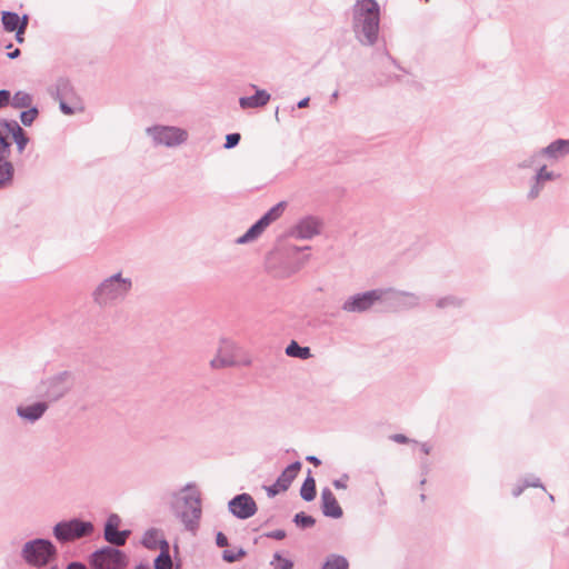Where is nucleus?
<instances>
[{
    "instance_id": "f257e3e1",
    "label": "nucleus",
    "mask_w": 569,
    "mask_h": 569,
    "mask_svg": "<svg viewBox=\"0 0 569 569\" xmlns=\"http://www.w3.org/2000/svg\"><path fill=\"white\" fill-rule=\"evenodd\" d=\"M379 6L375 0H357L355 4V21L369 43H373L379 30Z\"/></svg>"
},
{
    "instance_id": "f03ea898",
    "label": "nucleus",
    "mask_w": 569,
    "mask_h": 569,
    "mask_svg": "<svg viewBox=\"0 0 569 569\" xmlns=\"http://www.w3.org/2000/svg\"><path fill=\"white\" fill-rule=\"evenodd\" d=\"M56 555L54 546L44 539H36L27 542L22 549L23 559L32 566L42 567Z\"/></svg>"
},
{
    "instance_id": "7ed1b4c3",
    "label": "nucleus",
    "mask_w": 569,
    "mask_h": 569,
    "mask_svg": "<svg viewBox=\"0 0 569 569\" xmlns=\"http://www.w3.org/2000/svg\"><path fill=\"white\" fill-rule=\"evenodd\" d=\"M127 563V556L112 547L96 551L90 559L92 569H124Z\"/></svg>"
},
{
    "instance_id": "20e7f679",
    "label": "nucleus",
    "mask_w": 569,
    "mask_h": 569,
    "mask_svg": "<svg viewBox=\"0 0 569 569\" xmlns=\"http://www.w3.org/2000/svg\"><path fill=\"white\" fill-rule=\"evenodd\" d=\"M93 527L90 522L72 520L69 522H60L54 527V536L62 541H69L77 538L88 536L92 532Z\"/></svg>"
},
{
    "instance_id": "39448f33",
    "label": "nucleus",
    "mask_w": 569,
    "mask_h": 569,
    "mask_svg": "<svg viewBox=\"0 0 569 569\" xmlns=\"http://www.w3.org/2000/svg\"><path fill=\"white\" fill-rule=\"evenodd\" d=\"M131 282L127 279H121L120 276H113L103 282L97 291V300L99 302H107L129 291Z\"/></svg>"
},
{
    "instance_id": "423d86ee",
    "label": "nucleus",
    "mask_w": 569,
    "mask_h": 569,
    "mask_svg": "<svg viewBox=\"0 0 569 569\" xmlns=\"http://www.w3.org/2000/svg\"><path fill=\"white\" fill-rule=\"evenodd\" d=\"M383 293V290H371L361 295H356L343 303L342 309L347 312L367 311L375 302L382 299Z\"/></svg>"
},
{
    "instance_id": "0eeeda50",
    "label": "nucleus",
    "mask_w": 569,
    "mask_h": 569,
    "mask_svg": "<svg viewBox=\"0 0 569 569\" xmlns=\"http://www.w3.org/2000/svg\"><path fill=\"white\" fill-rule=\"evenodd\" d=\"M286 207L284 202H280L271 208L259 221H257L238 242L244 243L256 239L272 221L277 220L283 212Z\"/></svg>"
},
{
    "instance_id": "6e6552de",
    "label": "nucleus",
    "mask_w": 569,
    "mask_h": 569,
    "mask_svg": "<svg viewBox=\"0 0 569 569\" xmlns=\"http://www.w3.org/2000/svg\"><path fill=\"white\" fill-rule=\"evenodd\" d=\"M187 510L182 512V521L187 529L196 531L201 518V501L200 493L196 490L190 491L184 497Z\"/></svg>"
},
{
    "instance_id": "1a4fd4ad",
    "label": "nucleus",
    "mask_w": 569,
    "mask_h": 569,
    "mask_svg": "<svg viewBox=\"0 0 569 569\" xmlns=\"http://www.w3.org/2000/svg\"><path fill=\"white\" fill-rule=\"evenodd\" d=\"M149 132L158 143L169 147L182 143L188 137L187 131L176 127H154Z\"/></svg>"
},
{
    "instance_id": "9d476101",
    "label": "nucleus",
    "mask_w": 569,
    "mask_h": 569,
    "mask_svg": "<svg viewBox=\"0 0 569 569\" xmlns=\"http://www.w3.org/2000/svg\"><path fill=\"white\" fill-rule=\"evenodd\" d=\"M229 509L236 517L247 519L256 513L257 505L249 495L242 493L229 502Z\"/></svg>"
},
{
    "instance_id": "9b49d317",
    "label": "nucleus",
    "mask_w": 569,
    "mask_h": 569,
    "mask_svg": "<svg viewBox=\"0 0 569 569\" xmlns=\"http://www.w3.org/2000/svg\"><path fill=\"white\" fill-rule=\"evenodd\" d=\"M121 519L118 515H111L104 527V538L109 543L123 546L130 535L129 530L119 531Z\"/></svg>"
},
{
    "instance_id": "f8f14e48",
    "label": "nucleus",
    "mask_w": 569,
    "mask_h": 569,
    "mask_svg": "<svg viewBox=\"0 0 569 569\" xmlns=\"http://www.w3.org/2000/svg\"><path fill=\"white\" fill-rule=\"evenodd\" d=\"M301 469V463L299 461L293 462L292 465L288 466L280 477L278 478L277 482L268 488V492L270 496H276L277 493L281 491H286L293 479L297 477Z\"/></svg>"
},
{
    "instance_id": "ddd939ff",
    "label": "nucleus",
    "mask_w": 569,
    "mask_h": 569,
    "mask_svg": "<svg viewBox=\"0 0 569 569\" xmlns=\"http://www.w3.org/2000/svg\"><path fill=\"white\" fill-rule=\"evenodd\" d=\"M234 348L229 343H224L220 347L218 355L211 360V367L219 369L237 363V359L233 355Z\"/></svg>"
},
{
    "instance_id": "4468645a",
    "label": "nucleus",
    "mask_w": 569,
    "mask_h": 569,
    "mask_svg": "<svg viewBox=\"0 0 569 569\" xmlns=\"http://www.w3.org/2000/svg\"><path fill=\"white\" fill-rule=\"evenodd\" d=\"M322 510L327 517L340 518L342 509L338 503L336 497L329 489H323L321 492Z\"/></svg>"
},
{
    "instance_id": "2eb2a0df",
    "label": "nucleus",
    "mask_w": 569,
    "mask_h": 569,
    "mask_svg": "<svg viewBox=\"0 0 569 569\" xmlns=\"http://www.w3.org/2000/svg\"><path fill=\"white\" fill-rule=\"evenodd\" d=\"M320 222L313 218H307L301 220L297 227L296 232L300 238H311L320 232Z\"/></svg>"
},
{
    "instance_id": "dca6fc26",
    "label": "nucleus",
    "mask_w": 569,
    "mask_h": 569,
    "mask_svg": "<svg viewBox=\"0 0 569 569\" xmlns=\"http://www.w3.org/2000/svg\"><path fill=\"white\" fill-rule=\"evenodd\" d=\"M270 100V94L264 90H258L254 96L244 97L240 99V106L246 108L262 107Z\"/></svg>"
},
{
    "instance_id": "f3484780",
    "label": "nucleus",
    "mask_w": 569,
    "mask_h": 569,
    "mask_svg": "<svg viewBox=\"0 0 569 569\" xmlns=\"http://www.w3.org/2000/svg\"><path fill=\"white\" fill-rule=\"evenodd\" d=\"M143 545L149 549H161L168 550V543L163 540L162 535L158 530H150L146 532L143 540Z\"/></svg>"
},
{
    "instance_id": "a211bd4d",
    "label": "nucleus",
    "mask_w": 569,
    "mask_h": 569,
    "mask_svg": "<svg viewBox=\"0 0 569 569\" xmlns=\"http://www.w3.org/2000/svg\"><path fill=\"white\" fill-rule=\"evenodd\" d=\"M47 410V405L38 402L28 407L18 408V415L24 419L37 420Z\"/></svg>"
},
{
    "instance_id": "6ab92c4d",
    "label": "nucleus",
    "mask_w": 569,
    "mask_h": 569,
    "mask_svg": "<svg viewBox=\"0 0 569 569\" xmlns=\"http://www.w3.org/2000/svg\"><path fill=\"white\" fill-rule=\"evenodd\" d=\"M286 353L289 357H296L300 359H308L311 357L310 349L308 347H300L296 341H291L286 348Z\"/></svg>"
},
{
    "instance_id": "aec40b11",
    "label": "nucleus",
    "mask_w": 569,
    "mask_h": 569,
    "mask_svg": "<svg viewBox=\"0 0 569 569\" xmlns=\"http://www.w3.org/2000/svg\"><path fill=\"white\" fill-rule=\"evenodd\" d=\"M22 20L17 13L13 12H3L2 14V23L7 31L11 32L18 30Z\"/></svg>"
},
{
    "instance_id": "412c9836",
    "label": "nucleus",
    "mask_w": 569,
    "mask_h": 569,
    "mask_svg": "<svg viewBox=\"0 0 569 569\" xmlns=\"http://www.w3.org/2000/svg\"><path fill=\"white\" fill-rule=\"evenodd\" d=\"M569 152V140H557L546 148V153L556 157Z\"/></svg>"
},
{
    "instance_id": "4be33fe9",
    "label": "nucleus",
    "mask_w": 569,
    "mask_h": 569,
    "mask_svg": "<svg viewBox=\"0 0 569 569\" xmlns=\"http://www.w3.org/2000/svg\"><path fill=\"white\" fill-rule=\"evenodd\" d=\"M301 497L306 501H311L316 497V481L312 477H307L305 482L302 483L300 490Z\"/></svg>"
},
{
    "instance_id": "5701e85b",
    "label": "nucleus",
    "mask_w": 569,
    "mask_h": 569,
    "mask_svg": "<svg viewBox=\"0 0 569 569\" xmlns=\"http://www.w3.org/2000/svg\"><path fill=\"white\" fill-rule=\"evenodd\" d=\"M349 563L346 558L341 556H331L325 562L322 569H348Z\"/></svg>"
},
{
    "instance_id": "b1692460",
    "label": "nucleus",
    "mask_w": 569,
    "mask_h": 569,
    "mask_svg": "<svg viewBox=\"0 0 569 569\" xmlns=\"http://www.w3.org/2000/svg\"><path fill=\"white\" fill-rule=\"evenodd\" d=\"M31 101L32 99L30 94L23 91H19L13 96L11 104L16 108H26L30 106Z\"/></svg>"
},
{
    "instance_id": "393cba45",
    "label": "nucleus",
    "mask_w": 569,
    "mask_h": 569,
    "mask_svg": "<svg viewBox=\"0 0 569 569\" xmlns=\"http://www.w3.org/2000/svg\"><path fill=\"white\" fill-rule=\"evenodd\" d=\"M12 164L6 160H3L2 156L0 157V183H3L7 180H10L12 177Z\"/></svg>"
},
{
    "instance_id": "a878e982",
    "label": "nucleus",
    "mask_w": 569,
    "mask_h": 569,
    "mask_svg": "<svg viewBox=\"0 0 569 569\" xmlns=\"http://www.w3.org/2000/svg\"><path fill=\"white\" fill-rule=\"evenodd\" d=\"M271 566L273 569H292L293 562L287 558H283L281 555L276 553L273 556V560L271 561Z\"/></svg>"
},
{
    "instance_id": "bb28decb",
    "label": "nucleus",
    "mask_w": 569,
    "mask_h": 569,
    "mask_svg": "<svg viewBox=\"0 0 569 569\" xmlns=\"http://www.w3.org/2000/svg\"><path fill=\"white\" fill-rule=\"evenodd\" d=\"M172 562L168 550H162L161 555L154 561L156 569H171Z\"/></svg>"
},
{
    "instance_id": "cd10ccee",
    "label": "nucleus",
    "mask_w": 569,
    "mask_h": 569,
    "mask_svg": "<svg viewBox=\"0 0 569 569\" xmlns=\"http://www.w3.org/2000/svg\"><path fill=\"white\" fill-rule=\"evenodd\" d=\"M38 116V110L36 108H32V109H29L27 111H23L21 113V122L24 124V126H30L34 119L37 118Z\"/></svg>"
},
{
    "instance_id": "c85d7f7f",
    "label": "nucleus",
    "mask_w": 569,
    "mask_h": 569,
    "mask_svg": "<svg viewBox=\"0 0 569 569\" xmlns=\"http://www.w3.org/2000/svg\"><path fill=\"white\" fill-rule=\"evenodd\" d=\"M14 139L19 146L20 151L23 150V148L27 143V138L24 137L22 129L19 127H18L17 131L14 132Z\"/></svg>"
},
{
    "instance_id": "c756f323",
    "label": "nucleus",
    "mask_w": 569,
    "mask_h": 569,
    "mask_svg": "<svg viewBox=\"0 0 569 569\" xmlns=\"http://www.w3.org/2000/svg\"><path fill=\"white\" fill-rule=\"evenodd\" d=\"M239 140H240V134L239 133L228 134L226 137V144H224V147L227 149L233 148L234 146L238 144Z\"/></svg>"
},
{
    "instance_id": "7c9ffc66",
    "label": "nucleus",
    "mask_w": 569,
    "mask_h": 569,
    "mask_svg": "<svg viewBox=\"0 0 569 569\" xmlns=\"http://www.w3.org/2000/svg\"><path fill=\"white\" fill-rule=\"evenodd\" d=\"M27 23H28V21H27V18L24 17L22 19V22H21L19 29L17 30L16 39L20 43L23 42V33H24V30L27 28Z\"/></svg>"
},
{
    "instance_id": "2f4dec72",
    "label": "nucleus",
    "mask_w": 569,
    "mask_h": 569,
    "mask_svg": "<svg viewBox=\"0 0 569 569\" xmlns=\"http://www.w3.org/2000/svg\"><path fill=\"white\" fill-rule=\"evenodd\" d=\"M296 521L301 522L303 526H312L315 520L311 517L305 515H297Z\"/></svg>"
},
{
    "instance_id": "473e14b6",
    "label": "nucleus",
    "mask_w": 569,
    "mask_h": 569,
    "mask_svg": "<svg viewBox=\"0 0 569 569\" xmlns=\"http://www.w3.org/2000/svg\"><path fill=\"white\" fill-rule=\"evenodd\" d=\"M10 92L8 90H0V106L3 107L10 102Z\"/></svg>"
},
{
    "instance_id": "72a5a7b5",
    "label": "nucleus",
    "mask_w": 569,
    "mask_h": 569,
    "mask_svg": "<svg viewBox=\"0 0 569 569\" xmlns=\"http://www.w3.org/2000/svg\"><path fill=\"white\" fill-rule=\"evenodd\" d=\"M216 541L219 547H226L228 545V539L222 532H218Z\"/></svg>"
},
{
    "instance_id": "f704fd0d",
    "label": "nucleus",
    "mask_w": 569,
    "mask_h": 569,
    "mask_svg": "<svg viewBox=\"0 0 569 569\" xmlns=\"http://www.w3.org/2000/svg\"><path fill=\"white\" fill-rule=\"evenodd\" d=\"M551 173L546 170V168H542L538 173V180H550Z\"/></svg>"
},
{
    "instance_id": "c9c22d12",
    "label": "nucleus",
    "mask_w": 569,
    "mask_h": 569,
    "mask_svg": "<svg viewBox=\"0 0 569 569\" xmlns=\"http://www.w3.org/2000/svg\"><path fill=\"white\" fill-rule=\"evenodd\" d=\"M223 559L228 562H232V561H236L239 559L238 556H236L234 553L230 552V551H224L223 552Z\"/></svg>"
},
{
    "instance_id": "e433bc0d",
    "label": "nucleus",
    "mask_w": 569,
    "mask_h": 569,
    "mask_svg": "<svg viewBox=\"0 0 569 569\" xmlns=\"http://www.w3.org/2000/svg\"><path fill=\"white\" fill-rule=\"evenodd\" d=\"M9 147V143L7 140L0 134V156H3V153L7 151Z\"/></svg>"
},
{
    "instance_id": "4c0bfd02",
    "label": "nucleus",
    "mask_w": 569,
    "mask_h": 569,
    "mask_svg": "<svg viewBox=\"0 0 569 569\" xmlns=\"http://www.w3.org/2000/svg\"><path fill=\"white\" fill-rule=\"evenodd\" d=\"M392 440L398 443H407L408 442V438L400 433L392 436Z\"/></svg>"
},
{
    "instance_id": "58836bf2",
    "label": "nucleus",
    "mask_w": 569,
    "mask_h": 569,
    "mask_svg": "<svg viewBox=\"0 0 569 569\" xmlns=\"http://www.w3.org/2000/svg\"><path fill=\"white\" fill-rule=\"evenodd\" d=\"M333 486H335L337 489H346V488H347L346 483H345L342 480H336V481L333 482Z\"/></svg>"
},
{
    "instance_id": "ea45409f",
    "label": "nucleus",
    "mask_w": 569,
    "mask_h": 569,
    "mask_svg": "<svg viewBox=\"0 0 569 569\" xmlns=\"http://www.w3.org/2000/svg\"><path fill=\"white\" fill-rule=\"evenodd\" d=\"M60 107H61V110L66 113V114H71L72 113V110L64 103V102H61L60 103Z\"/></svg>"
},
{
    "instance_id": "a19ab883",
    "label": "nucleus",
    "mask_w": 569,
    "mask_h": 569,
    "mask_svg": "<svg viewBox=\"0 0 569 569\" xmlns=\"http://www.w3.org/2000/svg\"><path fill=\"white\" fill-rule=\"evenodd\" d=\"M19 56H20V50H19V49H14L13 51H11V52H9V53H8V57H9L10 59H16V58H18Z\"/></svg>"
},
{
    "instance_id": "79ce46f5",
    "label": "nucleus",
    "mask_w": 569,
    "mask_h": 569,
    "mask_svg": "<svg viewBox=\"0 0 569 569\" xmlns=\"http://www.w3.org/2000/svg\"><path fill=\"white\" fill-rule=\"evenodd\" d=\"M308 461H310L311 463H313L315 466H319L320 465V460L313 456H309L307 458Z\"/></svg>"
},
{
    "instance_id": "37998d69",
    "label": "nucleus",
    "mask_w": 569,
    "mask_h": 569,
    "mask_svg": "<svg viewBox=\"0 0 569 569\" xmlns=\"http://www.w3.org/2000/svg\"><path fill=\"white\" fill-rule=\"evenodd\" d=\"M68 569H87L81 563H71Z\"/></svg>"
},
{
    "instance_id": "c03bdc74",
    "label": "nucleus",
    "mask_w": 569,
    "mask_h": 569,
    "mask_svg": "<svg viewBox=\"0 0 569 569\" xmlns=\"http://www.w3.org/2000/svg\"><path fill=\"white\" fill-rule=\"evenodd\" d=\"M309 99L305 98L298 102V108H306L308 106Z\"/></svg>"
},
{
    "instance_id": "a18cd8bd",
    "label": "nucleus",
    "mask_w": 569,
    "mask_h": 569,
    "mask_svg": "<svg viewBox=\"0 0 569 569\" xmlns=\"http://www.w3.org/2000/svg\"><path fill=\"white\" fill-rule=\"evenodd\" d=\"M539 193V189L537 187H535L531 192H530V197L531 198H536Z\"/></svg>"
}]
</instances>
